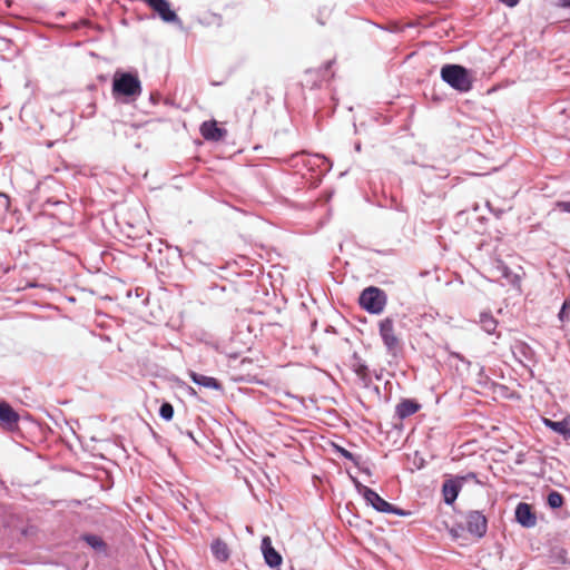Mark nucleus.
I'll list each match as a JSON object with an SVG mask.
<instances>
[{
    "label": "nucleus",
    "mask_w": 570,
    "mask_h": 570,
    "mask_svg": "<svg viewBox=\"0 0 570 570\" xmlns=\"http://www.w3.org/2000/svg\"><path fill=\"white\" fill-rule=\"evenodd\" d=\"M142 92V85L136 70L117 69L112 76L111 96L118 104H132Z\"/></svg>",
    "instance_id": "nucleus-1"
},
{
    "label": "nucleus",
    "mask_w": 570,
    "mask_h": 570,
    "mask_svg": "<svg viewBox=\"0 0 570 570\" xmlns=\"http://www.w3.org/2000/svg\"><path fill=\"white\" fill-rule=\"evenodd\" d=\"M440 77L442 81L460 94L471 91L475 80L472 70L459 63L443 65Z\"/></svg>",
    "instance_id": "nucleus-2"
},
{
    "label": "nucleus",
    "mask_w": 570,
    "mask_h": 570,
    "mask_svg": "<svg viewBox=\"0 0 570 570\" xmlns=\"http://www.w3.org/2000/svg\"><path fill=\"white\" fill-rule=\"evenodd\" d=\"M350 476L357 493L362 495L365 503L373 508L375 511L380 513L395 514L399 517H409L412 514L410 510H404L383 499L375 490L361 483L357 478L352 475Z\"/></svg>",
    "instance_id": "nucleus-3"
},
{
    "label": "nucleus",
    "mask_w": 570,
    "mask_h": 570,
    "mask_svg": "<svg viewBox=\"0 0 570 570\" xmlns=\"http://www.w3.org/2000/svg\"><path fill=\"white\" fill-rule=\"evenodd\" d=\"M292 160L295 166L302 165L307 171L312 174L313 185L321 184L323 177L331 171L332 161L322 154H311L301 151L293 155Z\"/></svg>",
    "instance_id": "nucleus-4"
},
{
    "label": "nucleus",
    "mask_w": 570,
    "mask_h": 570,
    "mask_svg": "<svg viewBox=\"0 0 570 570\" xmlns=\"http://www.w3.org/2000/svg\"><path fill=\"white\" fill-rule=\"evenodd\" d=\"M357 302L368 314L380 315L386 306L387 295L384 289L372 285L360 293Z\"/></svg>",
    "instance_id": "nucleus-5"
},
{
    "label": "nucleus",
    "mask_w": 570,
    "mask_h": 570,
    "mask_svg": "<svg viewBox=\"0 0 570 570\" xmlns=\"http://www.w3.org/2000/svg\"><path fill=\"white\" fill-rule=\"evenodd\" d=\"M379 333L387 354L397 356L402 352V344L394 333V321L392 317H385L379 322Z\"/></svg>",
    "instance_id": "nucleus-6"
},
{
    "label": "nucleus",
    "mask_w": 570,
    "mask_h": 570,
    "mask_svg": "<svg viewBox=\"0 0 570 570\" xmlns=\"http://www.w3.org/2000/svg\"><path fill=\"white\" fill-rule=\"evenodd\" d=\"M165 23L183 27V21L168 0H141Z\"/></svg>",
    "instance_id": "nucleus-7"
},
{
    "label": "nucleus",
    "mask_w": 570,
    "mask_h": 570,
    "mask_svg": "<svg viewBox=\"0 0 570 570\" xmlns=\"http://www.w3.org/2000/svg\"><path fill=\"white\" fill-rule=\"evenodd\" d=\"M465 530L474 538L482 539L488 531V519L479 510H470L465 515Z\"/></svg>",
    "instance_id": "nucleus-8"
},
{
    "label": "nucleus",
    "mask_w": 570,
    "mask_h": 570,
    "mask_svg": "<svg viewBox=\"0 0 570 570\" xmlns=\"http://www.w3.org/2000/svg\"><path fill=\"white\" fill-rule=\"evenodd\" d=\"M199 132L205 140L212 142L223 141L227 136V129L220 127L215 119L203 121Z\"/></svg>",
    "instance_id": "nucleus-9"
},
{
    "label": "nucleus",
    "mask_w": 570,
    "mask_h": 570,
    "mask_svg": "<svg viewBox=\"0 0 570 570\" xmlns=\"http://www.w3.org/2000/svg\"><path fill=\"white\" fill-rule=\"evenodd\" d=\"M462 478H455V475H450L446 478L441 488L443 501L446 505H453L463 488L461 484Z\"/></svg>",
    "instance_id": "nucleus-10"
},
{
    "label": "nucleus",
    "mask_w": 570,
    "mask_h": 570,
    "mask_svg": "<svg viewBox=\"0 0 570 570\" xmlns=\"http://www.w3.org/2000/svg\"><path fill=\"white\" fill-rule=\"evenodd\" d=\"M515 521L524 529H531L537 524V514L530 503L519 502L514 509Z\"/></svg>",
    "instance_id": "nucleus-11"
},
{
    "label": "nucleus",
    "mask_w": 570,
    "mask_h": 570,
    "mask_svg": "<svg viewBox=\"0 0 570 570\" xmlns=\"http://www.w3.org/2000/svg\"><path fill=\"white\" fill-rule=\"evenodd\" d=\"M261 550L265 563L271 569H278L283 563L282 554L273 547L272 539L268 535H264L261 542Z\"/></svg>",
    "instance_id": "nucleus-12"
},
{
    "label": "nucleus",
    "mask_w": 570,
    "mask_h": 570,
    "mask_svg": "<svg viewBox=\"0 0 570 570\" xmlns=\"http://www.w3.org/2000/svg\"><path fill=\"white\" fill-rule=\"evenodd\" d=\"M19 420V413L7 401H0V425L8 431H14Z\"/></svg>",
    "instance_id": "nucleus-13"
},
{
    "label": "nucleus",
    "mask_w": 570,
    "mask_h": 570,
    "mask_svg": "<svg viewBox=\"0 0 570 570\" xmlns=\"http://www.w3.org/2000/svg\"><path fill=\"white\" fill-rule=\"evenodd\" d=\"M188 376L190 381L199 387L215 390L220 394H224V386L222 382L213 376H207L195 371H189Z\"/></svg>",
    "instance_id": "nucleus-14"
},
{
    "label": "nucleus",
    "mask_w": 570,
    "mask_h": 570,
    "mask_svg": "<svg viewBox=\"0 0 570 570\" xmlns=\"http://www.w3.org/2000/svg\"><path fill=\"white\" fill-rule=\"evenodd\" d=\"M79 540L85 542L90 549L98 554L109 557V547L107 542L98 534L91 532H83L79 535Z\"/></svg>",
    "instance_id": "nucleus-15"
},
{
    "label": "nucleus",
    "mask_w": 570,
    "mask_h": 570,
    "mask_svg": "<svg viewBox=\"0 0 570 570\" xmlns=\"http://www.w3.org/2000/svg\"><path fill=\"white\" fill-rule=\"evenodd\" d=\"M422 409V404L415 399H401L395 406V416L405 420Z\"/></svg>",
    "instance_id": "nucleus-16"
},
{
    "label": "nucleus",
    "mask_w": 570,
    "mask_h": 570,
    "mask_svg": "<svg viewBox=\"0 0 570 570\" xmlns=\"http://www.w3.org/2000/svg\"><path fill=\"white\" fill-rule=\"evenodd\" d=\"M543 424L552 432L561 435L564 440H570V415H567L559 421L543 419Z\"/></svg>",
    "instance_id": "nucleus-17"
},
{
    "label": "nucleus",
    "mask_w": 570,
    "mask_h": 570,
    "mask_svg": "<svg viewBox=\"0 0 570 570\" xmlns=\"http://www.w3.org/2000/svg\"><path fill=\"white\" fill-rule=\"evenodd\" d=\"M497 271L500 274V277L504 278L509 285L513 288L520 289L521 286V275L514 273L508 265L500 262L497 266Z\"/></svg>",
    "instance_id": "nucleus-18"
},
{
    "label": "nucleus",
    "mask_w": 570,
    "mask_h": 570,
    "mask_svg": "<svg viewBox=\"0 0 570 570\" xmlns=\"http://www.w3.org/2000/svg\"><path fill=\"white\" fill-rule=\"evenodd\" d=\"M210 551L217 561L225 562L229 559V549L224 540L216 538L210 543Z\"/></svg>",
    "instance_id": "nucleus-19"
},
{
    "label": "nucleus",
    "mask_w": 570,
    "mask_h": 570,
    "mask_svg": "<svg viewBox=\"0 0 570 570\" xmlns=\"http://www.w3.org/2000/svg\"><path fill=\"white\" fill-rule=\"evenodd\" d=\"M479 323L485 333L490 335L495 334L499 322L490 311H483L480 313Z\"/></svg>",
    "instance_id": "nucleus-20"
},
{
    "label": "nucleus",
    "mask_w": 570,
    "mask_h": 570,
    "mask_svg": "<svg viewBox=\"0 0 570 570\" xmlns=\"http://www.w3.org/2000/svg\"><path fill=\"white\" fill-rule=\"evenodd\" d=\"M512 352L515 356L520 355L528 362L535 361V351L527 342H523V341L515 342V344L512 347Z\"/></svg>",
    "instance_id": "nucleus-21"
},
{
    "label": "nucleus",
    "mask_w": 570,
    "mask_h": 570,
    "mask_svg": "<svg viewBox=\"0 0 570 570\" xmlns=\"http://www.w3.org/2000/svg\"><path fill=\"white\" fill-rule=\"evenodd\" d=\"M332 448L336 454L351 461L355 466H360V460L362 459L361 455L352 453L351 451L346 450L344 446L337 443H332Z\"/></svg>",
    "instance_id": "nucleus-22"
},
{
    "label": "nucleus",
    "mask_w": 570,
    "mask_h": 570,
    "mask_svg": "<svg viewBox=\"0 0 570 570\" xmlns=\"http://www.w3.org/2000/svg\"><path fill=\"white\" fill-rule=\"evenodd\" d=\"M546 503L552 510L560 509L564 504V497L557 490H550Z\"/></svg>",
    "instance_id": "nucleus-23"
},
{
    "label": "nucleus",
    "mask_w": 570,
    "mask_h": 570,
    "mask_svg": "<svg viewBox=\"0 0 570 570\" xmlns=\"http://www.w3.org/2000/svg\"><path fill=\"white\" fill-rule=\"evenodd\" d=\"M351 368L356 375L364 374L370 370L366 362L358 355L357 352H354L352 355Z\"/></svg>",
    "instance_id": "nucleus-24"
},
{
    "label": "nucleus",
    "mask_w": 570,
    "mask_h": 570,
    "mask_svg": "<svg viewBox=\"0 0 570 570\" xmlns=\"http://www.w3.org/2000/svg\"><path fill=\"white\" fill-rule=\"evenodd\" d=\"M174 413H175V410L170 402L164 401L160 404L158 414L164 421H167V422L171 421L174 417Z\"/></svg>",
    "instance_id": "nucleus-25"
},
{
    "label": "nucleus",
    "mask_w": 570,
    "mask_h": 570,
    "mask_svg": "<svg viewBox=\"0 0 570 570\" xmlns=\"http://www.w3.org/2000/svg\"><path fill=\"white\" fill-rule=\"evenodd\" d=\"M234 382L237 383H249V384H263L264 382L259 379H257L256 375L250 374L247 372L246 374H239V375H233L232 376Z\"/></svg>",
    "instance_id": "nucleus-26"
},
{
    "label": "nucleus",
    "mask_w": 570,
    "mask_h": 570,
    "mask_svg": "<svg viewBox=\"0 0 570 570\" xmlns=\"http://www.w3.org/2000/svg\"><path fill=\"white\" fill-rule=\"evenodd\" d=\"M20 284L21 285L18 287V291H26L28 288H47L46 284L38 283L36 279L22 278Z\"/></svg>",
    "instance_id": "nucleus-27"
},
{
    "label": "nucleus",
    "mask_w": 570,
    "mask_h": 570,
    "mask_svg": "<svg viewBox=\"0 0 570 570\" xmlns=\"http://www.w3.org/2000/svg\"><path fill=\"white\" fill-rule=\"evenodd\" d=\"M464 531H466L465 525L462 523H455L449 529V533L453 539H459Z\"/></svg>",
    "instance_id": "nucleus-28"
},
{
    "label": "nucleus",
    "mask_w": 570,
    "mask_h": 570,
    "mask_svg": "<svg viewBox=\"0 0 570 570\" xmlns=\"http://www.w3.org/2000/svg\"><path fill=\"white\" fill-rule=\"evenodd\" d=\"M569 311H570V299H564L560 311L558 313V317L560 321H564L569 317Z\"/></svg>",
    "instance_id": "nucleus-29"
},
{
    "label": "nucleus",
    "mask_w": 570,
    "mask_h": 570,
    "mask_svg": "<svg viewBox=\"0 0 570 570\" xmlns=\"http://www.w3.org/2000/svg\"><path fill=\"white\" fill-rule=\"evenodd\" d=\"M10 197L6 193L0 191V210L2 213H8L10 209Z\"/></svg>",
    "instance_id": "nucleus-30"
},
{
    "label": "nucleus",
    "mask_w": 570,
    "mask_h": 570,
    "mask_svg": "<svg viewBox=\"0 0 570 570\" xmlns=\"http://www.w3.org/2000/svg\"><path fill=\"white\" fill-rule=\"evenodd\" d=\"M450 357L460 361L461 363H463L466 366V368L472 366V362L459 352H454V351L450 352Z\"/></svg>",
    "instance_id": "nucleus-31"
},
{
    "label": "nucleus",
    "mask_w": 570,
    "mask_h": 570,
    "mask_svg": "<svg viewBox=\"0 0 570 570\" xmlns=\"http://www.w3.org/2000/svg\"><path fill=\"white\" fill-rule=\"evenodd\" d=\"M455 478H462L461 484L464 485L470 480H474L476 483H479L476 473L474 472H468L466 474H456Z\"/></svg>",
    "instance_id": "nucleus-32"
},
{
    "label": "nucleus",
    "mask_w": 570,
    "mask_h": 570,
    "mask_svg": "<svg viewBox=\"0 0 570 570\" xmlns=\"http://www.w3.org/2000/svg\"><path fill=\"white\" fill-rule=\"evenodd\" d=\"M175 381L177 382V385L183 387L190 396H195L197 394L196 390L193 386L186 384L180 379L176 377Z\"/></svg>",
    "instance_id": "nucleus-33"
},
{
    "label": "nucleus",
    "mask_w": 570,
    "mask_h": 570,
    "mask_svg": "<svg viewBox=\"0 0 570 570\" xmlns=\"http://www.w3.org/2000/svg\"><path fill=\"white\" fill-rule=\"evenodd\" d=\"M358 379L361 380L363 387L370 389L372 385V380L370 375V371L365 372L364 374H357Z\"/></svg>",
    "instance_id": "nucleus-34"
},
{
    "label": "nucleus",
    "mask_w": 570,
    "mask_h": 570,
    "mask_svg": "<svg viewBox=\"0 0 570 570\" xmlns=\"http://www.w3.org/2000/svg\"><path fill=\"white\" fill-rule=\"evenodd\" d=\"M554 6L560 9L570 10V0H556Z\"/></svg>",
    "instance_id": "nucleus-35"
},
{
    "label": "nucleus",
    "mask_w": 570,
    "mask_h": 570,
    "mask_svg": "<svg viewBox=\"0 0 570 570\" xmlns=\"http://www.w3.org/2000/svg\"><path fill=\"white\" fill-rule=\"evenodd\" d=\"M558 208L561 212L569 213L570 214V200H563L558 203Z\"/></svg>",
    "instance_id": "nucleus-36"
},
{
    "label": "nucleus",
    "mask_w": 570,
    "mask_h": 570,
    "mask_svg": "<svg viewBox=\"0 0 570 570\" xmlns=\"http://www.w3.org/2000/svg\"><path fill=\"white\" fill-rule=\"evenodd\" d=\"M0 42L2 43L1 50H9L12 41L9 38L0 36Z\"/></svg>",
    "instance_id": "nucleus-37"
},
{
    "label": "nucleus",
    "mask_w": 570,
    "mask_h": 570,
    "mask_svg": "<svg viewBox=\"0 0 570 570\" xmlns=\"http://www.w3.org/2000/svg\"><path fill=\"white\" fill-rule=\"evenodd\" d=\"M250 365H253V361L250 358H243L240 361V368L244 371H246Z\"/></svg>",
    "instance_id": "nucleus-38"
},
{
    "label": "nucleus",
    "mask_w": 570,
    "mask_h": 570,
    "mask_svg": "<svg viewBox=\"0 0 570 570\" xmlns=\"http://www.w3.org/2000/svg\"><path fill=\"white\" fill-rule=\"evenodd\" d=\"M499 1L509 8H513L520 2V0H499Z\"/></svg>",
    "instance_id": "nucleus-39"
},
{
    "label": "nucleus",
    "mask_w": 570,
    "mask_h": 570,
    "mask_svg": "<svg viewBox=\"0 0 570 570\" xmlns=\"http://www.w3.org/2000/svg\"><path fill=\"white\" fill-rule=\"evenodd\" d=\"M180 434H184L186 435L187 438H189L194 443L198 444L197 440L195 439L194 436V432L190 431V430H186V431H181L180 430Z\"/></svg>",
    "instance_id": "nucleus-40"
},
{
    "label": "nucleus",
    "mask_w": 570,
    "mask_h": 570,
    "mask_svg": "<svg viewBox=\"0 0 570 570\" xmlns=\"http://www.w3.org/2000/svg\"><path fill=\"white\" fill-rule=\"evenodd\" d=\"M374 26L379 29H382V30H385L389 32H396L399 30V28H396V27L390 28V27H384V26L377 24V23H375Z\"/></svg>",
    "instance_id": "nucleus-41"
},
{
    "label": "nucleus",
    "mask_w": 570,
    "mask_h": 570,
    "mask_svg": "<svg viewBox=\"0 0 570 570\" xmlns=\"http://www.w3.org/2000/svg\"><path fill=\"white\" fill-rule=\"evenodd\" d=\"M362 473L371 475V470L363 465L362 459L360 460V466H356Z\"/></svg>",
    "instance_id": "nucleus-42"
},
{
    "label": "nucleus",
    "mask_w": 570,
    "mask_h": 570,
    "mask_svg": "<svg viewBox=\"0 0 570 570\" xmlns=\"http://www.w3.org/2000/svg\"><path fill=\"white\" fill-rule=\"evenodd\" d=\"M320 86V81L317 79H314L313 82H311L309 87L311 89L317 88Z\"/></svg>",
    "instance_id": "nucleus-43"
},
{
    "label": "nucleus",
    "mask_w": 570,
    "mask_h": 570,
    "mask_svg": "<svg viewBox=\"0 0 570 570\" xmlns=\"http://www.w3.org/2000/svg\"><path fill=\"white\" fill-rule=\"evenodd\" d=\"M361 146H362V145H361V141H356V142L354 144V149H355V151H357V153H358V151H361V148H362Z\"/></svg>",
    "instance_id": "nucleus-44"
},
{
    "label": "nucleus",
    "mask_w": 570,
    "mask_h": 570,
    "mask_svg": "<svg viewBox=\"0 0 570 570\" xmlns=\"http://www.w3.org/2000/svg\"><path fill=\"white\" fill-rule=\"evenodd\" d=\"M316 20H317L318 24H321V26H324L326 23L322 17H317Z\"/></svg>",
    "instance_id": "nucleus-45"
},
{
    "label": "nucleus",
    "mask_w": 570,
    "mask_h": 570,
    "mask_svg": "<svg viewBox=\"0 0 570 570\" xmlns=\"http://www.w3.org/2000/svg\"><path fill=\"white\" fill-rule=\"evenodd\" d=\"M313 76H317V73L312 70L306 71V77H313Z\"/></svg>",
    "instance_id": "nucleus-46"
},
{
    "label": "nucleus",
    "mask_w": 570,
    "mask_h": 570,
    "mask_svg": "<svg viewBox=\"0 0 570 570\" xmlns=\"http://www.w3.org/2000/svg\"><path fill=\"white\" fill-rule=\"evenodd\" d=\"M373 391L380 395L381 394V391H380V387L377 385L373 386Z\"/></svg>",
    "instance_id": "nucleus-47"
},
{
    "label": "nucleus",
    "mask_w": 570,
    "mask_h": 570,
    "mask_svg": "<svg viewBox=\"0 0 570 570\" xmlns=\"http://www.w3.org/2000/svg\"><path fill=\"white\" fill-rule=\"evenodd\" d=\"M150 432H151L154 439H158L159 438V435L153 429H150Z\"/></svg>",
    "instance_id": "nucleus-48"
},
{
    "label": "nucleus",
    "mask_w": 570,
    "mask_h": 570,
    "mask_svg": "<svg viewBox=\"0 0 570 570\" xmlns=\"http://www.w3.org/2000/svg\"><path fill=\"white\" fill-rule=\"evenodd\" d=\"M478 366H479V374L481 375L484 372V367L482 365H479V364H478Z\"/></svg>",
    "instance_id": "nucleus-49"
},
{
    "label": "nucleus",
    "mask_w": 570,
    "mask_h": 570,
    "mask_svg": "<svg viewBox=\"0 0 570 570\" xmlns=\"http://www.w3.org/2000/svg\"><path fill=\"white\" fill-rule=\"evenodd\" d=\"M374 376H375L376 380L380 381L382 379V373H375Z\"/></svg>",
    "instance_id": "nucleus-50"
},
{
    "label": "nucleus",
    "mask_w": 570,
    "mask_h": 570,
    "mask_svg": "<svg viewBox=\"0 0 570 570\" xmlns=\"http://www.w3.org/2000/svg\"><path fill=\"white\" fill-rule=\"evenodd\" d=\"M305 81H306V85L309 86L311 82H313V79H306Z\"/></svg>",
    "instance_id": "nucleus-51"
},
{
    "label": "nucleus",
    "mask_w": 570,
    "mask_h": 570,
    "mask_svg": "<svg viewBox=\"0 0 570 570\" xmlns=\"http://www.w3.org/2000/svg\"><path fill=\"white\" fill-rule=\"evenodd\" d=\"M331 65H332V62H331V61H327V62H326V65H325V67H326V68H330V67H331Z\"/></svg>",
    "instance_id": "nucleus-52"
},
{
    "label": "nucleus",
    "mask_w": 570,
    "mask_h": 570,
    "mask_svg": "<svg viewBox=\"0 0 570 570\" xmlns=\"http://www.w3.org/2000/svg\"><path fill=\"white\" fill-rule=\"evenodd\" d=\"M150 99L153 100V104H156V97L150 96Z\"/></svg>",
    "instance_id": "nucleus-53"
},
{
    "label": "nucleus",
    "mask_w": 570,
    "mask_h": 570,
    "mask_svg": "<svg viewBox=\"0 0 570 570\" xmlns=\"http://www.w3.org/2000/svg\"><path fill=\"white\" fill-rule=\"evenodd\" d=\"M150 99L153 100V104H156V97L150 96Z\"/></svg>",
    "instance_id": "nucleus-54"
},
{
    "label": "nucleus",
    "mask_w": 570,
    "mask_h": 570,
    "mask_svg": "<svg viewBox=\"0 0 570 570\" xmlns=\"http://www.w3.org/2000/svg\"><path fill=\"white\" fill-rule=\"evenodd\" d=\"M150 99L153 100V104H156V97L150 96Z\"/></svg>",
    "instance_id": "nucleus-55"
},
{
    "label": "nucleus",
    "mask_w": 570,
    "mask_h": 570,
    "mask_svg": "<svg viewBox=\"0 0 570 570\" xmlns=\"http://www.w3.org/2000/svg\"><path fill=\"white\" fill-rule=\"evenodd\" d=\"M90 108H92L91 114H95V105H90Z\"/></svg>",
    "instance_id": "nucleus-56"
},
{
    "label": "nucleus",
    "mask_w": 570,
    "mask_h": 570,
    "mask_svg": "<svg viewBox=\"0 0 570 570\" xmlns=\"http://www.w3.org/2000/svg\"><path fill=\"white\" fill-rule=\"evenodd\" d=\"M176 250H178L179 255H181V249L179 247H176Z\"/></svg>",
    "instance_id": "nucleus-57"
},
{
    "label": "nucleus",
    "mask_w": 570,
    "mask_h": 570,
    "mask_svg": "<svg viewBox=\"0 0 570 570\" xmlns=\"http://www.w3.org/2000/svg\"><path fill=\"white\" fill-rule=\"evenodd\" d=\"M292 570H294V568H292Z\"/></svg>",
    "instance_id": "nucleus-58"
}]
</instances>
